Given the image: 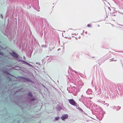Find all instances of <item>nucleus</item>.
Instances as JSON below:
<instances>
[{
	"mask_svg": "<svg viewBox=\"0 0 123 123\" xmlns=\"http://www.w3.org/2000/svg\"><path fill=\"white\" fill-rule=\"evenodd\" d=\"M2 72H3L4 73L7 75H9L11 76H12L10 77L9 76H7V78L9 79L10 80H11V79L13 81H16V79H13V77H14L16 78H17L18 79L21 80V81L23 83H24L25 82H28L30 83H32L33 81L32 80L29 78H27L25 77L18 76L17 77L14 76L13 75L11 74L7 71L3 70L2 71Z\"/></svg>",
	"mask_w": 123,
	"mask_h": 123,
	"instance_id": "obj_1",
	"label": "nucleus"
},
{
	"mask_svg": "<svg viewBox=\"0 0 123 123\" xmlns=\"http://www.w3.org/2000/svg\"><path fill=\"white\" fill-rule=\"evenodd\" d=\"M27 96L30 101H33L36 100V98H35L33 96L32 93L31 92H29L28 93Z\"/></svg>",
	"mask_w": 123,
	"mask_h": 123,
	"instance_id": "obj_2",
	"label": "nucleus"
},
{
	"mask_svg": "<svg viewBox=\"0 0 123 123\" xmlns=\"http://www.w3.org/2000/svg\"><path fill=\"white\" fill-rule=\"evenodd\" d=\"M69 103L72 105L76 106L78 107L79 105L77 104L75 101L73 99H68Z\"/></svg>",
	"mask_w": 123,
	"mask_h": 123,
	"instance_id": "obj_3",
	"label": "nucleus"
},
{
	"mask_svg": "<svg viewBox=\"0 0 123 123\" xmlns=\"http://www.w3.org/2000/svg\"><path fill=\"white\" fill-rule=\"evenodd\" d=\"M19 117L18 120H17L18 123H24L25 122L27 121L26 119L22 116H20Z\"/></svg>",
	"mask_w": 123,
	"mask_h": 123,
	"instance_id": "obj_4",
	"label": "nucleus"
},
{
	"mask_svg": "<svg viewBox=\"0 0 123 123\" xmlns=\"http://www.w3.org/2000/svg\"><path fill=\"white\" fill-rule=\"evenodd\" d=\"M10 54L14 58H16V59H17L18 58V55L17 53L14 52V51H12V53H10Z\"/></svg>",
	"mask_w": 123,
	"mask_h": 123,
	"instance_id": "obj_5",
	"label": "nucleus"
},
{
	"mask_svg": "<svg viewBox=\"0 0 123 123\" xmlns=\"http://www.w3.org/2000/svg\"><path fill=\"white\" fill-rule=\"evenodd\" d=\"M68 115L67 114H65L62 115L61 118L62 120L64 121L66 119L68 118Z\"/></svg>",
	"mask_w": 123,
	"mask_h": 123,
	"instance_id": "obj_6",
	"label": "nucleus"
},
{
	"mask_svg": "<svg viewBox=\"0 0 123 123\" xmlns=\"http://www.w3.org/2000/svg\"><path fill=\"white\" fill-rule=\"evenodd\" d=\"M55 47L51 43L49 44V51H50L52 50Z\"/></svg>",
	"mask_w": 123,
	"mask_h": 123,
	"instance_id": "obj_7",
	"label": "nucleus"
},
{
	"mask_svg": "<svg viewBox=\"0 0 123 123\" xmlns=\"http://www.w3.org/2000/svg\"><path fill=\"white\" fill-rule=\"evenodd\" d=\"M101 89H96L95 91V93L98 95H99L101 94Z\"/></svg>",
	"mask_w": 123,
	"mask_h": 123,
	"instance_id": "obj_8",
	"label": "nucleus"
},
{
	"mask_svg": "<svg viewBox=\"0 0 123 123\" xmlns=\"http://www.w3.org/2000/svg\"><path fill=\"white\" fill-rule=\"evenodd\" d=\"M33 7H34V9L37 11L38 12H39V10L40 8L39 6H38V5L37 4L36 7H35L34 6L32 5Z\"/></svg>",
	"mask_w": 123,
	"mask_h": 123,
	"instance_id": "obj_9",
	"label": "nucleus"
},
{
	"mask_svg": "<svg viewBox=\"0 0 123 123\" xmlns=\"http://www.w3.org/2000/svg\"><path fill=\"white\" fill-rule=\"evenodd\" d=\"M92 91L90 89H88L86 92V93L88 94H92Z\"/></svg>",
	"mask_w": 123,
	"mask_h": 123,
	"instance_id": "obj_10",
	"label": "nucleus"
},
{
	"mask_svg": "<svg viewBox=\"0 0 123 123\" xmlns=\"http://www.w3.org/2000/svg\"><path fill=\"white\" fill-rule=\"evenodd\" d=\"M73 87H72V86H71L70 87H68L67 88V90L68 91V92L69 93H71L72 91H70L69 89H70V88H71L72 89H75V88L76 87L74 86H73Z\"/></svg>",
	"mask_w": 123,
	"mask_h": 123,
	"instance_id": "obj_11",
	"label": "nucleus"
},
{
	"mask_svg": "<svg viewBox=\"0 0 123 123\" xmlns=\"http://www.w3.org/2000/svg\"><path fill=\"white\" fill-rule=\"evenodd\" d=\"M17 60L21 63L24 64H26L27 62L24 60L19 59L18 58L17 59Z\"/></svg>",
	"mask_w": 123,
	"mask_h": 123,
	"instance_id": "obj_12",
	"label": "nucleus"
},
{
	"mask_svg": "<svg viewBox=\"0 0 123 123\" xmlns=\"http://www.w3.org/2000/svg\"><path fill=\"white\" fill-rule=\"evenodd\" d=\"M109 96L108 95L107 96V97L108 98H113V95L112 94V92L111 91L109 92Z\"/></svg>",
	"mask_w": 123,
	"mask_h": 123,
	"instance_id": "obj_13",
	"label": "nucleus"
},
{
	"mask_svg": "<svg viewBox=\"0 0 123 123\" xmlns=\"http://www.w3.org/2000/svg\"><path fill=\"white\" fill-rule=\"evenodd\" d=\"M121 108V107L119 106H117L116 107H113V109H116L117 110H118L120 109Z\"/></svg>",
	"mask_w": 123,
	"mask_h": 123,
	"instance_id": "obj_14",
	"label": "nucleus"
},
{
	"mask_svg": "<svg viewBox=\"0 0 123 123\" xmlns=\"http://www.w3.org/2000/svg\"><path fill=\"white\" fill-rule=\"evenodd\" d=\"M98 102L102 104H105V101H103L101 100H98Z\"/></svg>",
	"mask_w": 123,
	"mask_h": 123,
	"instance_id": "obj_15",
	"label": "nucleus"
},
{
	"mask_svg": "<svg viewBox=\"0 0 123 123\" xmlns=\"http://www.w3.org/2000/svg\"><path fill=\"white\" fill-rule=\"evenodd\" d=\"M28 66L30 67H32V66L30 64L26 62V64Z\"/></svg>",
	"mask_w": 123,
	"mask_h": 123,
	"instance_id": "obj_16",
	"label": "nucleus"
},
{
	"mask_svg": "<svg viewBox=\"0 0 123 123\" xmlns=\"http://www.w3.org/2000/svg\"><path fill=\"white\" fill-rule=\"evenodd\" d=\"M61 109V108L60 106H58L56 107V109L57 111H60Z\"/></svg>",
	"mask_w": 123,
	"mask_h": 123,
	"instance_id": "obj_17",
	"label": "nucleus"
},
{
	"mask_svg": "<svg viewBox=\"0 0 123 123\" xmlns=\"http://www.w3.org/2000/svg\"><path fill=\"white\" fill-rule=\"evenodd\" d=\"M76 107L79 110H80L81 111L83 112V111L82 110V109L80 107Z\"/></svg>",
	"mask_w": 123,
	"mask_h": 123,
	"instance_id": "obj_18",
	"label": "nucleus"
},
{
	"mask_svg": "<svg viewBox=\"0 0 123 123\" xmlns=\"http://www.w3.org/2000/svg\"><path fill=\"white\" fill-rule=\"evenodd\" d=\"M59 119V117H56L55 118V120H58Z\"/></svg>",
	"mask_w": 123,
	"mask_h": 123,
	"instance_id": "obj_19",
	"label": "nucleus"
},
{
	"mask_svg": "<svg viewBox=\"0 0 123 123\" xmlns=\"http://www.w3.org/2000/svg\"><path fill=\"white\" fill-rule=\"evenodd\" d=\"M41 46L42 47H44L45 48H46L47 47V46L46 45H42Z\"/></svg>",
	"mask_w": 123,
	"mask_h": 123,
	"instance_id": "obj_20",
	"label": "nucleus"
},
{
	"mask_svg": "<svg viewBox=\"0 0 123 123\" xmlns=\"http://www.w3.org/2000/svg\"><path fill=\"white\" fill-rule=\"evenodd\" d=\"M0 55L2 56H3L4 55V54L3 52H0Z\"/></svg>",
	"mask_w": 123,
	"mask_h": 123,
	"instance_id": "obj_21",
	"label": "nucleus"
},
{
	"mask_svg": "<svg viewBox=\"0 0 123 123\" xmlns=\"http://www.w3.org/2000/svg\"><path fill=\"white\" fill-rule=\"evenodd\" d=\"M111 15L113 16H115L116 15V14H115V12H113V13H112Z\"/></svg>",
	"mask_w": 123,
	"mask_h": 123,
	"instance_id": "obj_22",
	"label": "nucleus"
},
{
	"mask_svg": "<svg viewBox=\"0 0 123 123\" xmlns=\"http://www.w3.org/2000/svg\"><path fill=\"white\" fill-rule=\"evenodd\" d=\"M119 25L121 26L120 27H119L120 28H122V29H123V26L122 25H119Z\"/></svg>",
	"mask_w": 123,
	"mask_h": 123,
	"instance_id": "obj_23",
	"label": "nucleus"
},
{
	"mask_svg": "<svg viewBox=\"0 0 123 123\" xmlns=\"http://www.w3.org/2000/svg\"><path fill=\"white\" fill-rule=\"evenodd\" d=\"M117 60H113V58H112L111 59V61H117Z\"/></svg>",
	"mask_w": 123,
	"mask_h": 123,
	"instance_id": "obj_24",
	"label": "nucleus"
},
{
	"mask_svg": "<svg viewBox=\"0 0 123 123\" xmlns=\"http://www.w3.org/2000/svg\"><path fill=\"white\" fill-rule=\"evenodd\" d=\"M87 26V27H91V25L89 24H88Z\"/></svg>",
	"mask_w": 123,
	"mask_h": 123,
	"instance_id": "obj_25",
	"label": "nucleus"
},
{
	"mask_svg": "<svg viewBox=\"0 0 123 123\" xmlns=\"http://www.w3.org/2000/svg\"><path fill=\"white\" fill-rule=\"evenodd\" d=\"M0 16L1 18H3V17L2 14H0Z\"/></svg>",
	"mask_w": 123,
	"mask_h": 123,
	"instance_id": "obj_26",
	"label": "nucleus"
},
{
	"mask_svg": "<svg viewBox=\"0 0 123 123\" xmlns=\"http://www.w3.org/2000/svg\"><path fill=\"white\" fill-rule=\"evenodd\" d=\"M122 87H123V88H122V92H123V86H122Z\"/></svg>",
	"mask_w": 123,
	"mask_h": 123,
	"instance_id": "obj_27",
	"label": "nucleus"
},
{
	"mask_svg": "<svg viewBox=\"0 0 123 123\" xmlns=\"http://www.w3.org/2000/svg\"><path fill=\"white\" fill-rule=\"evenodd\" d=\"M23 59H25V57L24 56H23Z\"/></svg>",
	"mask_w": 123,
	"mask_h": 123,
	"instance_id": "obj_28",
	"label": "nucleus"
},
{
	"mask_svg": "<svg viewBox=\"0 0 123 123\" xmlns=\"http://www.w3.org/2000/svg\"><path fill=\"white\" fill-rule=\"evenodd\" d=\"M108 9H109L110 10H111V9H110V8L109 7H108Z\"/></svg>",
	"mask_w": 123,
	"mask_h": 123,
	"instance_id": "obj_29",
	"label": "nucleus"
},
{
	"mask_svg": "<svg viewBox=\"0 0 123 123\" xmlns=\"http://www.w3.org/2000/svg\"><path fill=\"white\" fill-rule=\"evenodd\" d=\"M83 97V95H82L81 96V97Z\"/></svg>",
	"mask_w": 123,
	"mask_h": 123,
	"instance_id": "obj_30",
	"label": "nucleus"
},
{
	"mask_svg": "<svg viewBox=\"0 0 123 123\" xmlns=\"http://www.w3.org/2000/svg\"><path fill=\"white\" fill-rule=\"evenodd\" d=\"M44 60L43 59H42V61L43 62V61H44Z\"/></svg>",
	"mask_w": 123,
	"mask_h": 123,
	"instance_id": "obj_31",
	"label": "nucleus"
},
{
	"mask_svg": "<svg viewBox=\"0 0 123 123\" xmlns=\"http://www.w3.org/2000/svg\"><path fill=\"white\" fill-rule=\"evenodd\" d=\"M103 113L104 114H105V112L104 111H103Z\"/></svg>",
	"mask_w": 123,
	"mask_h": 123,
	"instance_id": "obj_32",
	"label": "nucleus"
},
{
	"mask_svg": "<svg viewBox=\"0 0 123 123\" xmlns=\"http://www.w3.org/2000/svg\"><path fill=\"white\" fill-rule=\"evenodd\" d=\"M106 105H107V106H109V104H107V103H106Z\"/></svg>",
	"mask_w": 123,
	"mask_h": 123,
	"instance_id": "obj_33",
	"label": "nucleus"
},
{
	"mask_svg": "<svg viewBox=\"0 0 123 123\" xmlns=\"http://www.w3.org/2000/svg\"><path fill=\"white\" fill-rule=\"evenodd\" d=\"M60 49H58V50H57L58 51H59V50H60Z\"/></svg>",
	"mask_w": 123,
	"mask_h": 123,
	"instance_id": "obj_34",
	"label": "nucleus"
},
{
	"mask_svg": "<svg viewBox=\"0 0 123 123\" xmlns=\"http://www.w3.org/2000/svg\"><path fill=\"white\" fill-rule=\"evenodd\" d=\"M37 0H36L35 1V2H37Z\"/></svg>",
	"mask_w": 123,
	"mask_h": 123,
	"instance_id": "obj_35",
	"label": "nucleus"
},
{
	"mask_svg": "<svg viewBox=\"0 0 123 123\" xmlns=\"http://www.w3.org/2000/svg\"><path fill=\"white\" fill-rule=\"evenodd\" d=\"M87 33V31H86V32H85V33L86 34V33Z\"/></svg>",
	"mask_w": 123,
	"mask_h": 123,
	"instance_id": "obj_36",
	"label": "nucleus"
},
{
	"mask_svg": "<svg viewBox=\"0 0 123 123\" xmlns=\"http://www.w3.org/2000/svg\"><path fill=\"white\" fill-rule=\"evenodd\" d=\"M92 58H94V57H92Z\"/></svg>",
	"mask_w": 123,
	"mask_h": 123,
	"instance_id": "obj_37",
	"label": "nucleus"
},
{
	"mask_svg": "<svg viewBox=\"0 0 123 123\" xmlns=\"http://www.w3.org/2000/svg\"><path fill=\"white\" fill-rule=\"evenodd\" d=\"M36 63L37 64H38V62H37Z\"/></svg>",
	"mask_w": 123,
	"mask_h": 123,
	"instance_id": "obj_38",
	"label": "nucleus"
},
{
	"mask_svg": "<svg viewBox=\"0 0 123 123\" xmlns=\"http://www.w3.org/2000/svg\"><path fill=\"white\" fill-rule=\"evenodd\" d=\"M73 71H74L75 72H76V71H74V70H73Z\"/></svg>",
	"mask_w": 123,
	"mask_h": 123,
	"instance_id": "obj_39",
	"label": "nucleus"
},
{
	"mask_svg": "<svg viewBox=\"0 0 123 123\" xmlns=\"http://www.w3.org/2000/svg\"><path fill=\"white\" fill-rule=\"evenodd\" d=\"M102 119V118H101V119H100V120H101Z\"/></svg>",
	"mask_w": 123,
	"mask_h": 123,
	"instance_id": "obj_40",
	"label": "nucleus"
},
{
	"mask_svg": "<svg viewBox=\"0 0 123 123\" xmlns=\"http://www.w3.org/2000/svg\"><path fill=\"white\" fill-rule=\"evenodd\" d=\"M121 52V51H119V52Z\"/></svg>",
	"mask_w": 123,
	"mask_h": 123,
	"instance_id": "obj_41",
	"label": "nucleus"
},
{
	"mask_svg": "<svg viewBox=\"0 0 123 123\" xmlns=\"http://www.w3.org/2000/svg\"><path fill=\"white\" fill-rule=\"evenodd\" d=\"M29 6L30 7H31V6Z\"/></svg>",
	"mask_w": 123,
	"mask_h": 123,
	"instance_id": "obj_42",
	"label": "nucleus"
},
{
	"mask_svg": "<svg viewBox=\"0 0 123 123\" xmlns=\"http://www.w3.org/2000/svg\"><path fill=\"white\" fill-rule=\"evenodd\" d=\"M63 31V32H65V31Z\"/></svg>",
	"mask_w": 123,
	"mask_h": 123,
	"instance_id": "obj_43",
	"label": "nucleus"
},
{
	"mask_svg": "<svg viewBox=\"0 0 123 123\" xmlns=\"http://www.w3.org/2000/svg\"><path fill=\"white\" fill-rule=\"evenodd\" d=\"M98 26H99V25H98Z\"/></svg>",
	"mask_w": 123,
	"mask_h": 123,
	"instance_id": "obj_44",
	"label": "nucleus"
},
{
	"mask_svg": "<svg viewBox=\"0 0 123 123\" xmlns=\"http://www.w3.org/2000/svg\"><path fill=\"white\" fill-rule=\"evenodd\" d=\"M71 29H71L72 30V29Z\"/></svg>",
	"mask_w": 123,
	"mask_h": 123,
	"instance_id": "obj_45",
	"label": "nucleus"
},
{
	"mask_svg": "<svg viewBox=\"0 0 123 123\" xmlns=\"http://www.w3.org/2000/svg\"><path fill=\"white\" fill-rule=\"evenodd\" d=\"M39 123H41L40 122H39Z\"/></svg>",
	"mask_w": 123,
	"mask_h": 123,
	"instance_id": "obj_46",
	"label": "nucleus"
},
{
	"mask_svg": "<svg viewBox=\"0 0 123 123\" xmlns=\"http://www.w3.org/2000/svg\"><path fill=\"white\" fill-rule=\"evenodd\" d=\"M31 55H30V56H31Z\"/></svg>",
	"mask_w": 123,
	"mask_h": 123,
	"instance_id": "obj_47",
	"label": "nucleus"
},
{
	"mask_svg": "<svg viewBox=\"0 0 123 123\" xmlns=\"http://www.w3.org/2000/svg\"><path fill=\"white\" fill-rule=\"evenodd\" d=\"M84 30L83 31V32H84Z\"/></svg>",
	"mask_w": 123,
	"mask_h": 123,
	"instance_id": "obj_48",
	"label": "nucleus"
},
{
	"mask_svg": "<svg viewBox=\"0 0 123 123\" xmlns=\"http://www.w3.org/2000/svg\"><path fill=\"white\" fill-rule=\"evenodd\" d=\"M84 30L83 31V32H84Z\"/></svg>",
	"mask_w": 123,
	"mask_h": 123,
	"instance_id": "obj_49",
	"label": "nucleus"
}]
</instances>
